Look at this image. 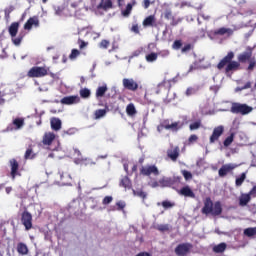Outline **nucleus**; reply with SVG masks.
Instances as JSON below:
<instances>
[{"instance_id":"c03bdc74","label":"nucleus","mask_w":256,"mask_h":256,"mask_svg":"<svg viewBox=\"0 0 256 256\" xmlns=\"http://www.w3.org/2000/svg\"><path fill=\"white\" fill-rule=\"evenodd\" d=\"M182 175L186 181L193 179V174L190 171L183 170Z\"/></svg>"},{"instance_id":"6e6552de","label":"nucleus","mask_w":256,"mask_h":256,"mask_svg":"<svg viewBox=\"0 0 256 256\" xmlns=\"http://www.w3.org/2000/svg\"><path fill=\"white\" fill-rule=\"evenodd\" d=\"M10 165V177L15 181L16 177H21V172H19V162L17 159L12 158L9 160Z\"/></svg>"},{"instance_id":"39448f33","label":"nucleus","mask_w":256,"mask_h":256,"mask_svg":"<svg viewBox=\"0 0 256 256\" xmlns=\"http://www.w3.org/2000/svg\"><path fill=\"white\" fill-rule=\"evenodd\" d=\"M49 75V67L47 66H33L27 73V76L32 79H39Z\"/></svg>"},{"instance_id":"2eb2a0df","label":"nucleus","mask_w":256,"mask_h":256,"mask_svg":"<svg viewBox=\"0 0 256 256\" xmlns=\"http://www.w3.org/2000/svg\"><path fill=\"white\" fill-rule=\"evenodd\" d=\"M33 27H39V18L37 16L30 17L24 24L26 31H31Z\"/></svg>"},{"instance_id":"052dcab7","label":"nucleus","mask_w":256,"mask_h":256,"mask_svg":"<svg viewBox=\"0 0 256 256\" xmlns=\"http://www.w3.org/2000/svg\"><path fill=\"white\" fill-rule=\"evenodd\" d=\"M164 17L165 19H173V12H171V10H166L164 13Z\"/></svg>"},{"instance_id":"cd10ccee","label":"nucleus","mask_w":256,"mask_h":256,"mask_svg":"<svg viewBox=\"0 0 256 256\" xmlns=\"http://www.w3.org/2000/svg\"><path fill=\"white\" fill-rule=\"evenodd\" d=\"M136 3L137 2H135V0H133L132 3H128L126 9L122 11V15L124 17H129V15H131V11H133V5H136Z\"/></svg>"},{"instance_id":"dca6fc26","label":"nucleus","mask_w":256,"mask_h":256,"mask_svg":"<svg viewBox=\"0 0 256 256\" xmlns=\"http://www.w3.org/2000/svg\"><path fill=\"white\" fill-rule=\"evenodd\" d=\"M162 129L179 131V122H173L172 124H169L168 122H163L158 126V131H161Z\"/></svg>"},{"instance_id":"774afa93","label":"nucleus","mask_w":256,"mask_h":256,"mask_svg":"<svg viewBox=\"0 0 256 256\" xmlns=\"http://www.w3.org/2000/svg\"><path fill=\"white\" fill-rule=\"evenodd\" d=\"M251 197H256V185L249 191Z\"/></svg>"},{"instance_id":"37998d69","label":"nucleus","mask_w":256,"mask_h":256,"mask_svg":"<svg viewBox=\"0 0 256 256\" xmlns=\"http://www.w3.org/2000/svg\"><path fill=\"white\" fill-rule=\"evenodd\" d=\"M109 45H111V42H109V40H102L100 43H99V47L100 49H109Z\"/></svg>"},{"instance_id":"72a5a7b5","label":"nucleus","mask_w":256,"mask_h":256,"mask_svg":"<svg viewBox=\"0 0 256 256\" xmlns=\"http://www.w3.org/2000/svg\"><path fill=\"white\" fill-rule=\"evenodd\" d=\"M65 10V5L54 6L55 15H58L59 17L65 15Z\"/></svg>"},{"instance_id":"4d7b16f0","label":"nucleus","mask_w":256,"mask_h":256,"mask_svg":"<svg viewBox=\"0 0 256 256\" xmlns=\"http://www.w3.org/2000/svg\"><path fill=\"white\" fill-rule=\"evenodd\" d=\"M78 45H79L80 49H85V47H87V45H89V43L85 42V41H83L81 39H78Z\"/></svg>"},{"instance_id":"7c9ffc66","label":"nucleus","mask_w":256,"mask_h":256,"mask_svg":"<svg viewBox=\"0 0 256 256\" xmlns=\"http://www.w3.org/2000/svg\"><path fill=\"white\" fill-rule=\"evenodd\" d=\"M199 91V86H196V87H188L186 92H185V95L187 97H191V95H197Z\"/></svg>"},{"instance_id":"5fc2aeb1","label":"nucleus","mask_w":256,"mask_h":256,"mask_svg":"<svg viewBox=\"0 0 256 256\" xmlns=\"http://www.w3.org/2000/svg\"><path fill=\"white\" fill-rule=\"evenodd\" d=\"M244 89H251V82H247L244 86L242 87H237L236 91H244Z\"/></svg>"},{"instance_id":"0e129e2a","label":"nucleus","mask_w":256,"mask_h":256,"mask_svg":"<svg viewBox=\"0 0 256 256\" xmlns=\"http://www.w3.org/2000/svg\"><path fill=\"white\" fill-rule=\"evenodd\" d=\"M233 169H235V166H233V164L225 165V173H228V171H233Z\"/></svg>"},{"instance_id":"ea45409f","label":"nucleus","mask_w":256,"mask_h":256,"mask_svg":"<svg viewBox=\"0 0 256 256\" xmlns=\"http://www.w3.org/2000/svg\"><path fill=\"white\" fill-rule=\"evenodd\" d=\"M190 131H197V129H201V120H197L194 123L189 125Z\"/></svg>"},{"instance_id":"a878e982","label":"nucleus","mask_w":256,"mask_h":256,"mask_svg":"<svg viewBox=\"0 0 256 256\" xmlns=\"http://www.w3.org/2000/svg\"><path fill=\"white\" fill-rule=\"evenodd\" d=\"M35 157H37V154L33 152V146L29 145L24 154V159L27 161L29 159H35Z\"/></svg>"},{"instance_id":"79ce46f5","label":"nucleus","mask_w":256,"mask_h":256,"mask_svg":"<svg viewBox=\"0 0 256 256\" xmlns=\"http://www.w3.org/2000/svg\"><path fill=\"white\" fill-rule=\"evenodd\" d=\"M157 57H158V54L155 52H152V53L146 55V61L148 63H153L157 59Z\"/></svg>"},{"instance_id":"393cba45","label":"nucleus","mask_w":256,"mask_h":256,"mask_svg":"<svg viewBox=\"0 0 256 256\" xmlns=\"http://www.w3.org/2000/svg\"><path fill=\"white\" fill-rule=\"evenodd\" d=\"M17 252L19 255H28L29 254V248L27 247V244L23 242H19L17 244Z\"/></svg>"},{"instance_id":"e433bc0d","label":"nucleus","mask_w":256,"mask_h":256,"mask_svg":"<svg viewBox=\"0 0 256 256\" xmlns=\"http://www.w3.org/2000/svg\"><path fill=\"white\" fill-rule=\"evenodd\" d=\"M225 251V242H222L213 247L214 253H223Z\"/></svg>"},{"instance_id":"bf43d9fd","label":"nucleus","mask_w":256,"mask_h":256,"mask_svg":"<svg viewBox=\"0 0 256 256\" xmlns=\"http://www.w3.org/2000/svg\"><path fill=\"white\" fill-rule=\"evenodd\" d=\"M198 140H199V137L195 134L190 135V137L188 139L189 143H196V141H198Z\"/></svg>"},{"instance_id":"b1692460","label":"nucleus","mask_w":256,"mask_h":256,"mask_svg":"<svg viewBox=\"0 0 256 256\" xmlns=\"http://www.w3.org/2000/svg\"><path fill=\"white\" fill-rule=\"evenodd\" d=\"M155 21V15H150L143 20L142 25L143 27H155Z\"/></svg>"},{"instance_id":"a18cd8bd","label":"nucleus","mask_w":256,"mask_h":256,"mask_svg":"<svg viewBox=\"0 0 256 256\" xmlns=\"http://www.w3.org/2000/svg\"><path fill=\"white\" fill-rule=\"evenodd\" d=\"M181 47H183V42L181 40H175L172 45V48L178 51V49H181Z\"/></svg>"},{"instance_id":"f8f14e48","label":"nucleus","mask_w":256,"mask_h":256,"mask_svg":"<svg viewBox=\"0 0 256 256\" xmlns=\"http://www.w3.org/2000/svg\"><path fill=\"white\" fill-rule=\"evenodd\" d=\"M180 155V149L179 146H170V148L167 150V157L168 159H171V161H177L179 159Z\"/></svg>"},{"instance_id":"9b49d317","label":"nucleus","mask_w":256,"mask_h":256,"mask_svg":"<svg viewBox=\"0 0 256 256\" xmlns=\"http://www.w3.org/2000/svg\"><path fill=\"white\" fill-rule=\"evenodd\" d=\"M161 187H173L175 183H181V177L162 178L159 180Z\"/></svg>"},{"instance_id":"aec40b11","label":"nucleus","mask_w":256,"mask_h":256,"mask_svg":"<svg viewBox=\"0 0 256 256\" xmlns=\"http://www.w3.org/2000/svg\"><path fill=\"white\" fill-rule=\"evenodd\" d=\"M53 141H55V133L46 132L42 139L43 145H51Z\"/></svg>"},{"instance_id":"4468645a","label":"nucleus","mask_w":256,"mask_h":256,"mask_svg":"<svg viewBox=\"0 0 256 256\" xmlns=\"http://www.w3.org/2000/svg\"><path fill=\"white\" fill-rule=\"evenodd\" d=\"M225 128L223 126H218L214 128L212 135L210 136V143H215L219 141V137L223 135Z\"/></svg>"},{"instance_id":"f03ea898","label":"nucleus","mask_w":256,"mask_h":256,"mask_svg":"<svg viewBox=\"0 0 256 256\" xmlns=\"http://www.w3.org/2000/svg\"><path fill=\"white\" fill-rule=\"evenodd\" d=\"M8 33L11 37L13 45H15L16 47H19V45H21V43L23 42V39H25L24 32L19 33V22H12L11 25L8 27Z\"/></svg>"},{"instance_id":"c85d7f7f","label":"nucleus","mask_w":256,"mask_h":256,"mask_svg":"<svg viewBox=\"0 0 256 256\" xmlns=\"http://www.w3.org/2000/svg\"><path fill=\"white\" fill-rule=\"evenodd\" d=\"M126 113L130 117H133V115H137V109H135V104L130 103L126 107Z\"/></svg>"},{"instance_id":"4be33fe9","label":"nucleus","mask_w":256,"mask_h":256,"mask_svg":"<svg viewBox=\"0 0 256 256\" xmlns=\"http://www.w3.org/2000/svg\"><path fill=\"white\" fill-rule=\"evenodd\" d=\"M251 201V194L248 192L247 194H241L239 198L240 207H245Z\"/></svg>"},{"instance_id":"423d86ee","label":"nucleus","mask_w":256,"mask_h":256,"mask_svg":"<svg viewBox=\"0 0 256 256\" xmlns=\"http://www.w3.org/2000/svg\"><path fill=\"white\" fill-rule=\"evenodd\" d=\"M208 37L212 41H219V43H223V37H225V27H221L215 30H210L208 32Z\"/></svg>"},{"instance_id":"f704fd0d","label":"nucleus","mask_w":256,"mask_h":256,"mask_svg":"<svg viewBox=\"0 0 256 256\" xmlns=\"http://www.w3.org/2000/svg\"><path fill=\"white\" fill-rule=\"evenodd\" d=\"M244 235L246 237H255V235H256V227L246 228L244 230Z\"/></svg>"},{"instance_id":"7ed1b4c3","label":"nucleus","mask_w":256,"mask_h":256,"mask_svg":"<svg viewBox=\"0 0 256 256\" xmlns=\"http://www.w3.org/2000/svg\"><path fill=\"white\" fill-rule=\"evenodd\" d=\"M239 63H249L248 71H253L256 65V59L253 57V48L247 47L244 52L238 55Z\"/></svg>"},{"instance_id":"3c124183","label":"nucleus","mask_w":256,"mask_h":256,"mask_svg":"<svg viewBox=\"0 0 256 256\" xmlns=\"http://www.w3.org/2000/svg\"><path fill=\"white\" fill-rule=\"evenodd\" d=\"M233 57H235V53L233 52H229L226 56H225V63L227 65V63L231 62L233 60Z\"/></svg>"},{"instance_id":"58836bf2","label":"nucleus","mask_w":256,"mask_h":256,"mask_svg":"<svg viewBox=\"0 0 256 256\" xmlns=\"http://www.w3.org/2000/svg\"><path fill=\"white\" fill-rule=\"evenodd\" d=\"M13 125H15V127H17V129H21V127H23V125H25V120L22 118H16L13 120Z\"/></svg>"},{"instance_id":"864d4df0","label":"nucleus","mask_w":256,"mask_h":256,"mask_svg":"<svg viewBox=\"0 0 256 256\" xmlns=\"http://www.w3.org/2000/svg\"><path fill=\"white\" fill-rule=\"evenodd\" d=\"M81 164L82 165H95L96 163L89 158H85V159L81 160Z\"/></svg>"},{"instance_id":"473e14b6","label":"nucleus","mask_w":256,"mask_h":256,"mask_svg":"<svg viewBox=\"0 0 256 256\" xmlns=\"http://www.w3.org/2000/svg\"><path fill=\"white\" fill-rule=\"evenodd\" d=\"M107 93V85L99 86L96 90V97H104Z\"/></svg>"},{"instance_id":"6ab92c4d","label":"nucleus","mask_w":256,"mask_h":256,"mask_svg":"<svg viewBox=\"0 0 256 256\" xmlns=\"http://www.w3.org/2000/svg\"><path fill=\"white\" fill-rule=\"evenodd\" d=\"M179 195L183 197H190V199H195V192L191 190V187L184 186L178 191Z\"/></svg>"},{"instance_id":"de8ad7c7","label":"nucleus","mask_w":256,"mask_h":256,"mask_svg":"<svg viewBox=\"0 0 256 256\" xmlns=\"http://www.w3.org/2000/svg\"><path fill=\"white\" fill-rule=\"evenodd\" d=\"M197 69H201V66H199L198 62H194L192 65H190L188 73H191L193 71H197Z\"/></svg>"},{"instance_id":"13d9d810","label":"nucleus","mask_w":256,"mask_h":256,"mask_svg":"<svg viewBox=\"0 0 256 256\" xmlns=\"http://www.w3.org/2000/svg\"><path fill=\"white\" fill-rule=\"evenodd\" d=\"M172 21H171V23H170V25L172 26V27H177V25H179V23H181V20L180 19H175V16H173L172 18Z\"/></svg>"},{"instance_id":"8fccbe9b","label":"nucleus","mask_w":256,"mask_h":256,"mask_svg":"<svg viewBox=\"0 0 256 256\" xmlns=\"http://www.w3.org/2000/svg\"><path fill=\"white\" fill-rule=\"evenodd\" d=\"M112 202H113V196H106L102 200V204L104 205H109Z\"/></svg>"},{"instance_id":"2f4dec72","label":"nucleus","mask_w":256,"mask_h":256,"mask_svg":"<svg viewBox=\"0 0 256 256\" xmlns=\"http://www.w3.org/2000/svg\"><path fill=\"white\" fill-rule=\"evenodd\" d=\"M113 7V2L111 0H106L105 2H101L99 4L100 9H104V11H107V9H111Z\"/></svg>"},{"instance_id":"338daca9","label":"nucleus","mask_w":256,"mask_h":256,"mask_svg":"<svg viewBox=\"0 0 256 256\" xmlns=\"http://www.w3.org/2000/svg\"><path fill=\"white\" fill-rule=\"evenodd\" d=\"M225 67V58H223L217 65L218 69H223Z\"/></svg>"},{"instance_id":"49530a36","label":"nucleus","mask_w":256,"mask_h":256,"mask_svg":"<svg viewBox=\"0 0 256 256\" xmlns=\"http://www.w3.org/2000/svg\"><path fill=\"white\" fill-rule=\"evenodd\" d=\"M133 194L136 195L137 197H141V199L147 198V194L142 190H139V191L133 190Z\"/></svg>"},{"instance_id":"5701e85b","label":"nucleus","mask_w":256,"mask_h":256,"mask_svg":"<svg viewBox=\"0 0 256 256\" xmlns=\"http://www.w3.org/2000/svg\"><path fill=\"white\" fill-rule=\"evenodd\" d=\"M236 135H237V130H235L233 128L230 129L229 136H227L225 139V147H229V145H231V143H233Z\"/></svg>"},{"instance_id":"20e7f679","label":"nucleus","mask_w":256,"mask_h":256,"mask_svg":"<svg viewBox=\"0 0 256 256\" xmlns=\"http://www.w3.org/2000/svg\"><path fill=\"white\" fill-rule=\"evenodd\" d=\"M230 111L234 115H249V113L253 112V107L247 104H241L239 102H232Z\"/></svg>"},{"instance_id":"f3484780","label":"nucleus","mask_w":256,"mask_h":256,"mask_svg":"<svg viewBox=\"0 0 256 256\" xmlns=\"http://www.w3.org/2000/svg\"><path fill=\"white\" fill-rule=\"evenodd\" d=\"M79 101H81L79 96H66L60 100V103H62V105H75V103H79Z\"/></svg>"},{"instance_id":"69168bd1","label":"nucleus","mask_w":256,"mask_h":256,"mask_svg":"<svg viewBox=\"0 0 256 256\" xmlns=\"http://www.w3.org/2000/svg\"><path fill=\"white\" fill-rule=\"evenodd\" d=\"M188 51H191V44H186V45L182 48V53H187Z\"/></svg>"},{"instance_id":"ddd939ff","label":"nucleus","mask_w":256,"mask_h":256,"mask_svg":"<svg viewBox=\"0 0 256 256\" xmlns=\"http://www.w3.org/2000/svg\"><path fill=\"white\" fill-rule=\"evenodd\" d=\"M122 83L123 87L128 89V91H137V89H139V84H137L133 79L124 78Z\"/></svg>"},{"instance_id":"a211bd4d","label":"nucleus","mask_w":256,"mask_h":256,"mask_svg":"<svg viewBox=\"0 0 256 256\" xmlns=\"http://www.w3.org/2000/svg\"><path fill=\"white\" fill-rule=\"evenodd\" d=\"M119 187H123L126 190H131L133 189V182H131V179L129 178V176H123L120 179Z\"/></svg>"},{"instance_id":"1a4fd4ad","label":"nucleus","mask_w":256,"mask_h":256,"mask_svg":"<svg viewBox=\"0 0 256 256\" xmlns=\"http://www.w3.org/2000/svg\"><path fill=\"white\" fill-rule=\"evenodd\" d=\"M140 175H143L144 177H150V175H154L157 177V175H159V168H157L155 165L142 166L140 169Z\"/></svg>"},{"instance_id":"09e8293b","label":"nucleus","mask_w":256,"mask_h":256,"mask_svg":"<svg viewBox=\"0 0 256 256\" xmlns=\"http://www.w3.org/2000/svg\"><path fill=\"white\" fill-rule=\"evenodd\" d=\"M162 207H164V209H171V207H175V203L165 200L162 202Z\"/></svg>"},{"instance_id":"680f3d73","label":"nucleus","mask_w":256,"mask_h":256,"mask_svg":"<svg viewBox=\"0 0 256 256\" xmlns=\"http://www.w3.org/2000/svg\"><path fill=\"white\" fill-rule=\"evenodd\" d=\"M237 31V29H231V28H226L225 29V33L227 34V37H231V35H233V33Z\"/></svg>"},{"instance_id":"f257e3e1","label":"nucleus","mask_w":256,"mask_h":256,"mask_svg":"<svg viewBox=\"0 0 256 256\" xmlns=\"http://www.w3.org/2000/svg\"><path fill=\"white\" fill-rule=\"evenodd\" d=\"M201 213L203 215H212V217H218L223 213V207L221 206V202L217 201L213 203L210 197H207L204 200V206L201 209Z\"/></svg>"},{"instance_id":"9d476101","label":"nucleus","mask_w":256,"mask_h":256,"mask_svg":"<svg viewBox=\"0 0 256 256\" xmlns=\"http://www.w3.org/2000/svg\"><path fill=\"white\" fill-rule=\"evenodd\" d=\"M191 249H193V244L182 243L175 248V254L178 256L189 255V253H191Z\"/></svg>"},{"instance_id":"6e6d98bb","label":"nucleus","mask_w":256,"mask_h":256,"mask_svg":"<svg viewBox=\"0 0 256 256\" xmlns=\"http://www.w3.org/2000/svg\"><path fill=\"white\" fill-rule=\"evenodd\" d=\"M131 31H132V33H135L136 35H139V33H140V31H139V24L132 25Z\"/></svg>"},{"instance_id":"603ef678","label":"nucleus","mask_w":256,"mask_h":256,"mask_svg":"<svg viewBox=\"0 0 256 256\" xmlns=\"http://www.w3.org/2000/svg\"><path fill=\"white\" fill-rule=\"evenodd\" d=\"M117 211H123L125 209V202L124 201H118L116 202Z\"/></svg>"},{"instance_id":"e2e57ef3","label":"nucleus","mask_w":256,"mask_h":256,"mask_svg":"<svg viewBox=\"0 0 256 256\" xmlns=\"http://www.w3.org/2000/svg\"><path fill=\"white\" fill-rule=\"evenodd\" d=\"M157 55L160 57H169V50H163V51L157 53Z\"/></svg>"},{"instance_id":"412c9836","label":"nucleus","mask_w":256,"mask_h":256,"mask_svg":"<svg viewBox=\"0 0 256 256\" xmlns=\"http://www.w3.org/2000/svg\"><path fill=\"white\" fill-rule=\"evenodd\" d=\"M239 69H241V62L230 61L228 62L225 71L226 73H229V71H239Z\"/></svg>"},{"instance_id":"4c0bfd02","label":"nucleus","mask_w":256,"mask_h":256,"mask_svg":"<svg viewBox=\"0 0 256 256\" xmlns=\"http://www.w3.org/2000/svg\"><path fill=\"white\" fill-rule=\"evenodd\" d=\"M80 97H82V99H88V97H91V90H89L88 88L81 89Z\"/></svg>"},{"instance_id":"c756f323","label":"nucleus","mask_w":256,"mask_h":256,"mask_svg":"<svg viewBox=\"0 0 256 256\" xmlns=\"http://www.w3.org/2000/svg\"><path fill=\"white\" fill-rule=\"evenodd\" d=\"M105 115H107V109H98L94 112V119H102Z\"/></svg>"},{"instance_id":"c9c22d12","label":"nucleus","mask_w":256,"mask_h":256,"mask_svg":"<svg viewBox=\"0 0 256 256\" xmlns=\"http://www.w3.org/2000/svg\"><path fill=\"white\" fill-rule=\"evenodd\" d=\"M245 179H247V174L242 173L240 177L236 178L235 185L236 187H241L243 183L245 182Z\"/></svg>"},{"instance_id":"bb28decb","label":"nucleus","mask_w":256,"mask_h":256,"mask_svg":"<svg viewBox=\"0 0 256 256\" xmlns=\"http://www.w3.org/2000/svg\"><path fill=\"white\" fill-rule=\"evenodd\" d=\"M50 124L53 131H59L61 129V119L59 118H52Z\"/></svg>"},{"instance_id":"0eeeda50","label":"nucleus","mask_w":256,"mask_h":256,"mask_svg":"<svg viewBox=\"0 0 256 256\" xmlns=\"http://www.w3.org/2000/svg\"><path fill=\"white\" fill-rule=\"evenodd\" d=\"M21 223L24 225L26 231H31L33 229V215L25 210L21 214Z\"/></svg>"},{"instance_id":"a19ab883","label":"nucleus","mask_w":256,"mask_h":256,"mask_svg":"<svg viewBox=\"0 0 256 256\" xmlns=\"http://www.w3.org/2000/svg\"><path fill=\"white\" fill-rule=\"evenodd\" d=\"M81 55V52L77 49H72L71 54L69 55V59L71 61H75V59H77V57H79Z\"/></svg>"}]
</instances>
